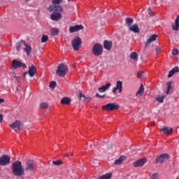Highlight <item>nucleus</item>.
Returning <instances> with one entry per match:
<instances>
[{"label":"nucleus","mask_w":179,"mask_h":179,"mask_svg":"<svg viewBox=\"0 0 179 179\" xmlns=\"http://www.w3.org/2000/svg\"><path fill=\"white\" fill-rule=\"evenodd\" d=\"M176 179H179V178H178V177H177V178H176Z\"/></svg>","instance_id":"51"},{"label":"nucleus","mask_w":179,"mask_h":179,"mask_svg":"<svg viewBox=\"0 0 179 179\" xmlns=\"http://www.w3.org/2000/svg\"><path fill=\"white\" fill-rule=\"evenodd\" d=\"M84 27L83 25H75L73 27H70L69 32L70 33H76V31H79L80 30H83Z\"/></svg>","instance_id":"15"},{"label":"nucleus","mask_w":179,"mask_h":179,"mask_svg":"<svg viewBox=\"0 0 179 179\" xmlns=\"http://www.w3.org/2000/svg\"><path fill=\"white\" fill-rule=\"evenodd\" d=\"M52 164H54L55 166H59V164H62V161L61 160L53 161Z\"/></svg>","instance_id":"40"},{"label":"nucleus","mask_w":179,"mask_h":179,"mask_svg":"<svg viewBox=\"0 0 179 179\" xmlns=\"http://www.w3.org/2000/svg\"><path fill=\"white\" fill-rule=\"evenodd\" d=\"M171 27L173 31H178V30H179V15L176 17L175 20V24H172Z\"/></svg>","instance_id":"18"},{"label":"nucleus","mask_w":179,"mask_h":179,"mask_svg":"<svg viewBox=\"0 0 179 179\" xmlns=\"http://www.w3.org/2000/svg\"><path fill=\"white\" fill-rule=\"evenodd\" d=\"M12 170L14 176L17 177H20L24 174L23 171V166H22V162L20 161H16L12 164Z\"/></svg>","instance_id":"1"},{"label":"nucleus","mask_w":179,"mask_h":179,"mask_svg":"<svg viewBox=\"0 0 179 179\" xmlns=\"http://www.w3.org/2000/svg\"><path fill=\"white\" fill-rule=\"evenodd\" d=\"M103 48H105V50H107L108 51H110V50L113 48V42L109 41H104Z\"/></svg>","instance_id":"20"},{"label":"nucleus","mask_w":179,"mask_h":179,"mask_svg":"<svg viewBox=\"0 0 179 179\" xmlns=\"http://www.w3.org/2000/svg\"><path fill=\"white\" fill-rule=\"evenodd\" d=\"M177 72H179L178 66H175L172 70H171L169 72L168 78H171L174 73H177Z\"/></svg>","instance_id":"25"},{"label":"nucleus","mask_w":179,"mask_h":179,"mask_svg":"<svg viewBox=\"0 0 179 179\" xmlns=\"http://www.w3.org/2000/svg\"><path fill=\"white\" fill-rule=\"evenodd\" d=\"M70 155L71 156H73V152H71Z\"/></svg>","instance_id":"49"},{"label":"nucleus","mask_w":179,"mask_h":179,"mask_svg":"<svg viewBox=\"0 0 179 179\" xmlns=\"http://www.w3.org/2000/svg\"><path fill=\"white\" fill-rule=\"evenodd\" d=\"M52 36H57L59 33V30L57 28H52L51 29Z\"/></svg>","instance_id":"33"},{"label":"nucleus","mask_w":179,"mask_h":179,"mask_svg":"<svg viewBox=\"0 0 179 179\" xmlns=\"http://www.w3.org/2000/svg\"><path fill=\"white\" fill-rule=\"evenodd\" d=\"M71 101H72L71 100L70 98L64 97L61 99L60 103H61V104H67L68 105V104H71Z\"/></svg>","instance_id":"27"},{"label":"nucleus","mask_w":179,"mask_h":179,"mask_svg":"<svg viewBox=\"0 0 179 179\" xmlns=\"http://www.w3.org/2000/svg\"><path fill=\"white\" fill-rule=\"evenodd\" d=\"M47 41H48V36L43 34L41 37V43H47Z\"/></svg>","instance_id":"36"},{"label":"nucleus","mask_w":179,"mask_h":179,"mask_svg":"<svg viewBox=\"0 0 179 179\" xmlns=\"http://www.w3.org/2000/svg\"><path fill=\"white\" fill-rule=\"evenodd\" d=\"M120 108V105L116 103H108L102 106V109L106 111H114V110H118Z\"/></svg>","instance_id":"6"},{"label":"nucleus","mask_w":179,"mask_h":179,"mask_svg":"<svg viewBox=\"0 0 179 179\" xmlns=\"http://www.w3.org/2000/svg\"><path fill=\"white\" fill-rule=\"evenodd\" d=\"M36 72H37V69L32 64L29 67V71L24 73V78H26V75H29L31 78H33L36 75Z\"/></svg>","instance_id":"7"},{"label":"nucleus","mask_w":179,"mask_h":179,"mask_svg":"<svg viewBox=\"0 0 179 179\" xmlns=\"http://www.w3.org/2000/svg\"><path fill=\"white\" fill-rule=\"evenodd\" d=\"M96 97H97L98 99H104V97H106V94L103 95H100V94H99V92H96L95 94Z\"/></svg>","instance_id":"41"},{"label":"nucleus","mask_w":179,"mask_h":179,"mask_svg":"<svg viewBox=\"0 0 179 179\" xmlns=\"http://www.w3.org/2000/svg\"><path fill=\"white\" fill-rule=\"evenodd\" d=\"M21 43H23L24 45V51L27 53V55H30V52H31V46L30 45L26 43V41H21Z\"/></svg>","instance_id":"17"},{"label":"nucleus","mask_w":179,"mask_h":179,"mask_svg":"<svg viewBox=\"0 0 179 179\" xmlns=\"http://www.w3.org/2000/svg\"><path fill=\"white\" fill-rule=\"evenodd\" d=\"M148 15H150V16H155V13L152 12L150 8H148Z\"/></svg>","instance_id":"44"},{"label":"nucleus","mask_w":179,"mask_h":179,"mask_svg":"<svg viewBox=\"0 0 179 179\" xmlns=\"http://www.w3.org/2000/svg\"><path fill=\"white\" fill-rule=\"evenodd\" d=\"M143 93H145V88L143 87V84H141L138 90L136 93V96L141 97V96H143Z\"/></svg>","instance_id":"24"},{"label":"nucleus","mask_w":179,"mask_h":179,"mask_svg":"<svg viewBox=\"0 0 179 179\" xmlns=\"http://www.w3.org/2000/svg\"><path fill=\"white\" fill-rule=\"evenodd\" d=\"M48 10L50 13L52 12H64V8L61 6H50L48 8Z\"/></svg>","instance_id":"14"},{"label":"nucleus","mask_w":179,"mask_h":179,"mask_svg":"<svg viewBox=\"0 0 179 179\" xmlns=\"http://www.w3.org/2000/svg\"><path fill=\"white\" fill-rule=\"evenodd\" d=\"M25 2H29L30 0H24Z\"/></svg>","instance_id":"50"},{"label":"nucleus","mask_w":179,"mask_h":179,"mask_svg":"<svg viewBox=\"0 0 179 179\" xmlns=\"http://www.w3.org/2000/svg\"><path fill=\"white\" fill-rule=\"evenodd\" d=\"M129 30H130V31H133V33H139V31H141L139 26H138L136 24H134L129 27Z\"/></svg>","instance_id":"19"},{"label":"nucleus","mask_w":179,"mask_h":179,"mask_svg":"<svg viewBox=\"0 0 179 179\" xmlns=\"http://www.w3.org/2000/svg\"><path fill=\"white\" fill-rule=\"evenodd\" d=\"M56 73L57 76L64 78L68 73V66L65 64H60L57 66Z\"/></svg>","instance_id":"2"},{"label":"nucleus","mask_w":179,"mask_h":179,"mask_svg":"<svg viewBox=\"0 0 179 179\" xmlns=\"http://www.w3.org/2000/svg\"><path fill=\"white\" fill-rule=\"evenodd\" d=\"M64 0H52V3H53V6L59 5V3H62Z\"/></svg>","instance_id":"37"},{"label":"nucleus","mask_w":179,"mask_h":179,"mask_svg":"<svg viewBox=\"0 0 179 179\" xmlns=\"http://www.w3.org/2000/svg\"><path fill=\"white\" fill-rule=\"evenodd\" d=\"M3 121V115L2 114H0V124Z\"/></svg>","instance_id":"47"},{"label":"nucleus","mask_w":179,"mask_h":179,"mask_svg":"<svg viewBox=\"0 0 179 179\" xmlns=\"http://www.w3.org/2000/svg\"><path fill=\"white\" fill-rule=\"evenodd\" d=\"M171 85H173V81H169L166 83V86H167V90L166 92V94H169L170 92H173V86H171Z\"/></svg>","instance_id":"26"},{"label":"nucleus","mask_w":179,"mask_h":179,"mask_svg":"<svg viewBox=\"0 0 179 179\" xmlns=\"http://www.w3.org/2000/svg\"><path fill=\"white\" fill-rule=\"evenodd\" d=\"M68 1H71V0H68Z\"/></svg>","instance_id":"52"},{"label":"nucleus","mask_w":179,"mask_h":179,"mask_svg":"<svg viewBox=\"0 0 179 179\" xmlns=\"http://www.w3.org/2000/svg\"><path fill=\"white\" fill-rule=\"evenodd\" d=\"M145 163H146V158H143L134 162V167H139V166H143Z\"/></svg>","instance_id":"22"},{"label":"nucleus","mask_w":179,"mask_h":179,"mask_svg":"<svg viewBox=\"0 0 179 179\" xmlns=\"http://www.w3.org/2000/svg\"><path fill=\"white\" fill-rule=\"evenodd\" d=\"M26 171H34V162L31 159H29L26 163L25 166Z\"/></svg>","instance_id":"10"},{"label":"nucleus","mask_w":179,"mask_h":179,"mask_svg":"<svg viewBox=\"0 0 179 179\" xmlns=\"http://www.w3.org/2000/svg\"><path fill=\"white\" fill-rule=\"evenodd\" d=\"M50 19L54 22H58L59 19H62V15L58 12L54 11L50 15Z\"/></svg>","instance_id":"12"},{"label":"nucleus","mask_w":179,"mask_h":179,"mask_svg":"<svg viewBox=\"0 0 179 179\" xmlns=\"http://www.w3.org/2000/svg\"><path fill=\"white\" fill-rule=\"evenodd\" d=\"M119 91V93H122V81L117 80L116 82V87L113 89V93H117V91Z\"/></svg>","instance_id":"11"},{"label":"nucleus","mask_w":179,"mask_h":179,"mask_svg":"<svg viewBox=\"0 0 179 179\" xmlns=\"http://www.w3.org/2000/svg\"><path fill=\"white\" fill-rule=\"evenodd\" d=\"M92 54L95 57H100L103 54V45L100 43H95L92 47Z\"/></svg>","instance_id":"3"},{"label":"nucleus","mask_w":179,"mask_h":179,"mask_svg":"<svg viewBox=\"0 0 179 179\" xmlns=\"http://www.w3.org/2000/svg\"><path fill=\"white\" fill-rule=\"evenodd\" d=\"M165 97H166V95H158L156 97V101H158V103H164Z\"/></svg>","instance_id":"30"},{"label":"nucleus","mask_w":179,"mask_h":179,"mask_svg":"<svg viewBox=\"0 0 179 179\" xmlns=\"http://www.w3.org/2000/svg\"><path fill=\"white\" fill-rule=\"evenodd\" d=\"M130 58L131 59H134V61L138 60V53H136V52H132L130 54Z\"/></svg>","instance_id":"31"},{"label":"nucleus","mask_w":179,"mask_h":179,"mask_svg":"<svg viewBox=\"0 0 179 179\" xmlns=\"http://www.w3.org/2000/svg\"><path fill=\"white\" fill-rule=\"evenodd\" d=\"M125 22H126V24H127V26L131 27V24L134 23V19L127 17V18H126Z\"/></svg>","instance_id":"32"},{"label":"nucleus","mask_w":179,"mask_h":179,"mask_svg":"<svg viewBox=\"0 0 179 179\" xmlns=\"http://www.w3.org/2000/svg\"><path fill=\"white\" fill-rule=\"evenodd\" d=\"M169 159H170V157L168 154H162L157 157V158L156 159V163H164V162H167Z\"/></svg>","instance_id":"9"},{"label":"nucleus","mask_w":179,"mask_h":179,"mask_svg":"<svg viewBox=\"0 0 179 179\" xmlns=\"http://www.w3.org/2000/svg\"><path fill=\"white\" fill-rule=\"evenodd\" d=\"M23 68V69H26L27 68V66L24 63H22L16 59H13L12 61V66L11 69L13 71H15V69H17V68Z\"/></svg>","instance_id":"5"},{"label":"nucleus","mask_w":179,"mask_h":179,"mask_svg":"<svg viewBox=\"0 0 179 179\" xmlns=\"http://www.w3.org/2000/svg\"><path fill=\"white\" fill-rule=\"evenodd\" d=\"M49 86L50 89H55V87H57V82L55 81L50 82Z\"/></svg>","instance_id":"38"},{"label":"nucleus","mask_w":179,"mask_h":179,"mask_svg":"<svg viewBox=\"0 0 179 179\" xmlns=\"http://www.w3.org/2000/svg\"><path fill=\"white\" fill-rule=\"evenodd\" d=\"M10 163V157L9 155H4L0 157V165L8 166Z\"/></svg>","instance_id":"8"},{"label":"nucleus","mask_w":179,"mask_h":179,"mask_svg":"<svg viewBox=\"0 0 179 179\" xmlns=\"http://www.w3.org/2000/svg\"><path fill=\"white\" fill-rule=\"evenodd\" d=\"M71 45L75 51H78L80 47H82V39L80 37L77 36L74 38L71 41Z\"/></svg>","instance_id":"4"},{"label":"nucleus","mask_w":179,"mask_h":179,"mask_svg":"<svg viewBox=\"0 0 179 179\" xmlns=\"http://www.w3.org/2000/svg\"><path fill=\"white\" fill-rule=\"evenodd\" d=\"M161 132H164L166 135H171V134H173V129L167 127H162Z\"/></svg>","instance_id":"21"},{"label":"nucleus","mask_w":179,"mask_h":179,"mask_svg":"<svg viewBox=\"0 0 179 179\" xmlns=\"http://www.w3.org/2000/svg\"><path fill=\"white\" fill-rule=\"evenodd\" d=\"M151 179H159V173H155L152 175Z\"/></svg>","instance_id":"42"},{"label":"nucleus","mask_w":179,"mask_h":179,"mask_svg":"<svg viewBox=\"0 0 179 179\" xmlns=\"http://www.w3.org/2000/svg\"><path fill=\"white\" fill-rule=\"evenodd\" d=\"M145 72H143V71H138L137 73V78H145Z\"/></svg>","instance_id":"39"},{"label":"nucleus","mask_w":179,"mask_h":179,"mask_svg":"<svg viewBox=\"0 0 179 179\" xmlns=\"http://www.w3.org/2000/svg\"><path fill=\"white\" fill-rule=\"evenodd\" d=\"M48 103L47 102H41L39 105V107H41V108H48Z\"/></svg>","instance_id":"35"},{"label":"nucleus","mask_w":179,"mask_h":179,"mask_svg":"<svg viewBox=\"0 0 179 179\" xmlns=\"http://www.w3.org/2000/svg\"><path fill=\"white\" fill-rule=\"evenodd\" d=\"M125 159H127V157L125 156L120 157L119 159L115 160L114 164L120 166Z\"/></svg>","instance_id":"28"},{"label":"nucleus","mask_w":179,"mask_h":179,"mask_svg":"<svg viewBox=\"0 0 179 179\" xmlns=\"http://www.w3.org/2000/svg\"><path fill=\"white\" fill-rule=\"evenodd\" d=\"M172 55H178V49H173L172 50Z\"/></svg>","instance_id":"43"},{"label":"nucleus","mask_w":179,"mask_h":179,"mask_svg":"<svg viewBox=\"0 0 179 179\" xmlns=\"http://www.w3.org/2000/svg\"><path fill=\"white\" fill-rule=\"evenodd\" d=\"M83 98H84L83 100H87L88 99H89L90 100H92V98H90V96H86L82 94V93H80V94L78 95V99H79V100H82Z\"/></svg>","instance_id":"34"},{"label":"nucleus","mask_w":179,"mask_h":179,"mask_svg":"<svg viewBox=\"0 0 179 179\" xmlns=\"http://www.w3.org/2000/svg\"><path fill=\"white\" fill-rule=\"evenodd\" d=\"M9 127L14 131H19L20 127H22V122L19 120H16L14 123L9 124Z\"/></svg>","instance_id":"13"},{"label":"nucleus","mask_w":179,"mask_h":179,"mask_svg":"<svg viewBox=\"0 0 179 179\" xmlns=\"http://www.w3.org/2000/svg\"><path fill=\"white\" fill-rule=\"evenodd\" d=\"M112 176H113V173H106L105 175L99 176L97 179H111Z\"/></svg>","instance_id":"29"},{"label":"nucleus","mask_w":179,"mask_h":179,"mask_svg":"<svg viewBox=\"0 0 179 179\" xmlns=\"http://www.w3.org/2000/svg\"><path fill=\"white\" fill-rule=\"evenodd\" d=\"M17 51H20V43L17 42L15 45Z\"/></svg>","instance_id":"45"},{"label":"nucleus","mask_w":179,"mask_h":179,"mask_svg":"<svg viewBox=\"0 0 179 179\" xmlns=\"http://www.w3.org/2000/svg\"><path fill=\"white\" fill-rule=\"evenodd\" d=\"M5 100L3 99H0V104H2Z\"/></svg>","instance_id":"48"},{"label":"nucleus","mask_w":179,"mask_h":179,"mask_svg":"<svg viewBox=\"0 0 179 179\" xmlns=\"http://www.w3.org/2000/svg\"><path fill=\"white\" fill-rule=\"evenodd\" d=\"M111 87V83H108L105 85H102L101 87L98 89L99 93H104V92H107L108 89Z\"/></svg>","instance_id":"16"},{"label":"nucleus","mask_w":179,"mask_h":179,"mask_svg":"<svg viewBox=\"0 0 179 179\" xmlns=\"http://www.w3.org/2000/svg\"><path fill=\"white\" fill-rule=\"evenodd\" d=\"M156 37H157V35L152 34L150 38L147 40L145 42V47H148L151 43H153V41H156Z\"/></svg>","instance_id":"23"},{"label":"nucleus","mask_w":179,"mask_h":179,"mask_svg":"<svg viewBox=\"0 0 179 179\" xmlns=\"http://www.w3.org/2000/svg\"><path fill=\"white\" fill-rule=\"evenodd\" d=\"M155 50H156V52H157V54L160 53V52L162 51V49L160 48V47L157 46L156 48H155Z\"/></svg>","instance_id":"46"}]
</instances>
